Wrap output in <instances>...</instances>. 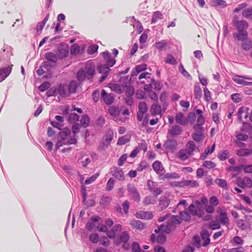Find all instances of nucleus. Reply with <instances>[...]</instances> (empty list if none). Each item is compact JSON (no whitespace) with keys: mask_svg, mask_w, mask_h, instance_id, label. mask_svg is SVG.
I'll use <instances>...</instances> for the list:
<instances>
[{"mask_svg":"<svg viewBox=\"0 0 252 252\" xmlns=\"http://www.w3.org/2000/svg\"><path fill=\"white\" fill-rule=\"evenodd\" d=\"M208 203L206 197L202 196L199 200L194 201L188 207L189 213L193 216L202 218L205 215L204 206Z\"/></svg>","mask_w":252,"mask_h":252,"instance_id":"obj_1","label":"nucleus"},{"mask_svg":"<svg viewBox=\"0 0 252 252\" xmlns=\"http://www.w3.org/2000/svg\"><path fill=\"white\" fill-rule=\"evenodd\" d=\"M95 66L90 61H88L84 69H80L77 74V78L79 81L85 79H91L94 75Z\"/></svg>","mask_w":252,"mask_h":252,"instance_id":"obj_2","label":"nucleus"},{"mask_svg":"<svg viewBox=\"0 0 252 252\" xmlns=\"http://www.w3.org/2000/svg\"><path fill=\"white\" fill-rule=\"evenodd\" d=\"M127 189L129 194L135 201L139 202L140 201V194L134 185L128 184L127 185Z\"/></svg>","mask_w":252,"mask_h":252,"instance_id":"obj_3","label":"nucleus"},{"mask_svg":"<svg viewBox=\"0 0 252 252\" xmlns=\"http://www.w3.org/2000/svg\"><path fill=\"white\" fill-rule=\"evenodd\" d=\"M138 111L137 113V119L139 122H141L145 114L148 111V106L146 102L140 101L138 103Z\"/></svg>","mask_w":252,"mask_h":252,"instance_id":"obj_4","label":"nucleus"},{"mask_svg":"<svg viewBox=\"0 0 252 252\" xmlns=\"http://www.w3.org/2000/svg\"><path fill=\"white\" fill-rule=\"evenodd\" d=\"M147 186L150 191L156 197L160 194L162 192V189L158 187V184L151 180L147 181Z\"/></svg>","mask_w":252,"mask_h":252,"instance_id":"obj_5","label":"nucleus"},{"mask_svg":"<svg viewBox=\"0 0 252 252\" xmlns=\"http://www.w3.org/2000/svg\"><path fill=\"white\" fill-rule=\"evenodd\" d=\"M236 184L242 188H251L252 187V180L248 177L238 178L236 180Z\"/></svg>","mask_w":252,"mask_h":252,"instance_id":"obj_6","label":"nucleus"},{"mask_svg":"<svg viewBox=\"0 0 252 252\" xmlns=\"http://www.w3.org/2000/svg\"><path fill=\"white\" fill-rule=\"evenodd\" d=\"M233 80L236 83L240 85L244 86H250L252 85V82H248L245 80H251L252 79L250 77H244L240 75H235L232 78Z\"/></svg>","mask_w":252,"mask_h":252,"instance_id":"obj_7","label":"nucleus"},{"mask_svg":"<svg viewBox=\"0 0 252 252\" xmlns=\"http://www.w3.org/2000/svg\"><path fill=\"white\" fill-rule=\"evenodd\" d=\"M218 220L223 225L228 226L229 225V220L227 212L225 210H220Z\"/></svg>","mask_w":252,"mask_h":252,"instance_id":"obj_8","label":"nucleus"},{"mask_svg":"<svg viewBox=\"0 0 252 252\" xmlns=\"http://www.w3.org/2000/svg\"><path fill=\"white\" fill-rule=\"evenodd\" d=\"M101 98L104 102L107 105H110L113 103L114 101V96L112 94H108L106 91L103 90L101 94Z\"/></svg>","mask_w":252,"mask_h":252,"instance_id":"obj_9","label":"nucleus"},{"mask_svg":"<svg viewBox=\"0 0 252 252\" xmlns=\"http://www.w3.org/2000/svg\"><path fill=\"white\" fill-rule=\"evenodd\" d=\"M135 216L138 219L151 220L153 218V214L150 211H140L135 213Z\"/></svg>","mask_w":252,"mask_h":252,"instance_id":"obj_10","label":"nucleus"},{"mask_svg":"<svg viewBox=\"0 0 252 252\" xmlns=\"http://www.w3.org/2000/svg\"><path fill=\"white\" fill-rule=\"evenodd\" d=\"M12 66L13 65L11 64L6 67L0 68V82L9 76L11 72Z\"/></svg>","mask_w":252,"mask_h":252,"instance_id":"obj_11","label":"nucleus"},{"mask_svg":"<svg viewBox=\"0 0 252 252\" xmlns=\"http://www.w3.org/2000/svg\"><path fill=\"white\" fill-rule=\"evenodd\" d=\"M175 121L182 126H186L189 122L188 119L182 112L177 113L175 115Z\"/></svg>","mask_w":252,"mask_h":252,"instance_id":"obj_12","label":"nucleus"},{"mask_svg":"<svg viewBox=\"0 0 252 252\" xmlns=\"http://www.w3.org/2000/svg\"><path fill=\"white\" fill-rule=\"evenodd\" d=\"M183 131L182 128L178 125L173 126L168 131V134L171 137L180 135Z\"/></svg>","mask_w":252,"mask_h":252,"instance_id":"obj_13","label":"nucleus"},{"mask_svg":"<svg viewBox=\"0 0 252 252\" xmlns=\"http://www.w3.org/2000/svg\"><path fill=\"white\" fill-rule=\"evenodd\" d=\"M102 55L106 63V65L110 67L115 64L116 61L111 57V55L110 53L108 52H104L102 53Z\"/></svg>","mask_w":252,"mask_h":252,"instance_id":"obj_14","label":"nucleus"},{"mask_svg":"<svg viewBox=\"0 0 252 252\" xmlns=\"http://www.w3.org/2000/svg\"><path fill=\"white\" fill-rule=\"evenodd\" d=\"M170 199L166 196L160 197L159 200V208L160 210L166 209L170 203Z\"/></svg>","mask_w":252,"mask_h":252,"instance_id":"obj_15","label":"nucleus"},{"mask_svg":"<svg viewBox=\"0 0 252 252\" xmlns=\"http://www.w3.org/2000/svg\"><path fill=\"white\" fill-rule=\"evenodd\" d=\"M151 241L153 242L156 241L158 243L162 244L165 243L166 237L162 233H159L157 237L155 234H153L151 237Z\"/></svg>","mask_w":252,"mask_h":252,"instance_id":"obj_16","label":"nucleus"},{"mask_svg":"<svg viewBox=\"0 0 252 252\" xmlns=\"http://www.w3.org/2000/svg\"><path fill=\"white\" fill-rule=\"evenodd\" d=\"M190 156L191 154L188 151L187 149H183L179 151L177 154V158L182 161H185L188 159Z\"/></svg>","mask_w":252,"mask_h":252,"instance_id":"obj_17","label":"nucleus"},{"mask_svg":"<svg viewBox=\"0 0 252 252\" xmlns=\"http://www.w3.org/2000/svg\"><path fill=\"white\" fill-rule=\"evenodd\" d=\"M99 219L100 218L97 216L92 217L90 221L87 222L86 225V228L90 231L94 230L95 227L94 222L98 221Z\"/></svg>","mask_w":252,"mask_h":252,"instance_id":"obj_18","label":"nucleus"},{"mask_svg":"<svg viewBox=\"0 0 252 252\" xmlns=\"http://www.w3.org/2000/svg\"><path fill=\"white\" fill-rule=\"evenodd\" d=\"M248 108L241 107L238 112V119L242 121L243 119H247L249 115Z\"/></svg>","mask_w":252,"mask_h":252,"instance_id":"obj_19","label":"nucleus"},{"mask_svg":"<svg viewBox=\"0 0 252 252\" xmlns=\"http://www.w3.org/2000/svg\"><path fill=\"white\" fill-rule=\"evenodd\" d=\"M129 224L133 227L137 229L142 230L146 227L145 224L143 223L141 221L138 220H131Z\"/></svg>","mask_w":252,"mask_h":252,"instance_id":"obj_20","label":"nucleus"},{"mask_svg":"<svg viewBox=\"0 0 252 252\" xmlns=\"http://www.w3.org/2000/svg\"><path fill=\"white\" fill-rule=\"evenodd\" d=\"M236 26L238 32H246V30L248 28V24L246 21H238L236 23Z\"/></svg>","mask_w":252,"mask_h":252,"instance_id":"obj_21","label":"nucleus"},{"mask_svg":"<svg viewBox=\"0 0 252 252\" xmlns=\"http://www.w3.org/2000/svg\"><path fill=\"white\" fill-rule=\"evenodd\" d=\"M122 229V226L120 224L115 225L112 228L111 231H108L107 232V236L110 238H114L115 237L116 233L118 230Z\"/></svg>","mask_w":252,"mask_h":252,"instance_id":"obj_22","label":"nucleus"},{"mask_svg":"<svg viewBox=\"0 0 252 252\" xmlns=\"http://www.w3.org/2000/svg\"><path fill=\"white\" fill-rule=\"evenodd\" d=\"M247 32H238L233 34V37L239 41H243L248 38Z\"/></svg>","mask_w":252,"mask_h":252,"instance_id":"obj_23","label":"nucleus"},{"mask_svg":"<svg viewBox=\"0 0 252 252\" xmlns=\"http://www.w3.org/2000/svg\"><path fill=\"white\" fill-rule=\"evenodd\" d=\"M57 92L62 97L66 96L69 94V93L67 89V86L64 85H60L58 87Z\"/></svg>","mask_w":252,"mask_h":252,"instance_id":"obj_24","label":"nucleus"},{"mask_svg":"<svg viewBox=\"0 0 252 252\" xmlns=\"http://www.w3.org/2000/svg\"><path fill=\"white\" fill-rule=\"evenodd\" d=\"M152 167L154 171L158 174L164 170V167L161 162L158 160L155 161L152 164Z\"/></svg>","mask_w":252,"mask_h":252,"instance_id":"obj_25","label":"nucleus"},{"mask_svg":"<svg viewBox=\"0 0 252 252\" xmlns=\"http://www.w3.org/2000/svg\"><path fill=\"white\" fill-rule=\"evenodd\" d=\"M175 228V226L171 225V224H169L168 222L167 225H160L161 233L162 234L163 233H169L172 230L174 229Z\"/></svg>","mask_w":252,"mask_h":252,"instance_id":"obj_26","label":"nucleus"},{"mask_svg":"<svg viewBox=\"0 0 252 252\" xmlns=\"http://www.w3.org/2000/svg\"><path fill=\"white\" fill-rule=\"evenodd\" d=\"M151 112L153 115H160L161 113V106L157 103L153 104L151 107Z\"/></svg>","mask_w":252,"mask_h":252,"instance_id":"obj_27","label":"nucleus"},{"mask_svg":"<svg viewBox=\"0 0 252 252\" xmlns=\"http://www.w3.org/2000/svg\"><path fill=\"white\" fill-rule=\"evenodd\" d=\"M164 147L167 149H175L177 147V142L175 140L169 139L164 144Z\"/></svg>","mask_w":252,"mask_h":252,"instance_id":"obj_28","label":"nucleus"},{"mask_svg":"<svg viewBox=\"0 0 252 252\" xmlns=\"http://www.w3.org/2000/svg\"><path fill=\"white\" fill-rule=\"evenodd\" d=\"M110 89L112 91L118 94H121L125 91V87L121 84H112L110 87Z\"/></svg>","mask_w":252,"mask_h":252,"instance_id":"obj_29","label":"nucleus"},{"mask_svg":"<svg viewBox=\"0 0 252 252\" xmlns=\"http://www.w3.org/2000/svg\"><path fill=\"white\" fill-rule=\"evenodd\" d=\"M108 113L114 118L117 117L120 114V110L117 107L114 106L109 107L108 109Z\"/></svg>","mask_w":252,"mask_h":252,"instance_id":"obj_30","label":"nucleus"},{"mask_svg":"<svg viewBox=\"0 0 252 252\" xmlns=\"http://www.w3.org/2000/svg\"><path fill=\"white\" fill-rule=\"evenodd\" d=\"M70 134L71 131L70 129L67 127H65L60 132V136L63 141H66L67 138L70 135Z\"/></svg>","mask_w":252,"mask_h":252,"instance_id":"obj_31","label":"nucleus"},{"mask_svg":"<svg viewBox=\"0 0 252 252\" xmlns=\"http://www.w3.org/2000/svg\"><path fill=\"white\" fill-rule=\"evenodd\" d=\"M215 183L218 185L220 188L227 189L228 188V184L226 181L222 179L216 178L215 180Z\"/></svg>","mask_w":252,"mask_h":252,"instance_id":"obj_32","label":"nucleus"},{"mask_svg":"<svg viewBox=\"0 0 252 252\" xmlns=\"http://www.w3.org/2000/svg\"><path fill=\"white\" fill-rule=\"evenodd\" d=\"M113 175L119 180H124L125 179V175L122 169L115 168Z\"/></svg>","mask_w":252,"mask_h":252,"instance_id":"obj_33","label":"nucleus"},{"mask_svg":"<svg viewBox=\"0 0 252 252\" xmlns=\"http://www.w3.org/2000/svg\"><path fill=\"white\" fill-rule=\"evenodd\" d=\"M162 14L159 11H155L153 13L152 15V19L151 20L152 24L156 23L159 20L162 19Z\"/></svg>","mask_w":252,"mask_h":252,"instance_id":"obj_34","label":"nucleus"},{"mask_svg":"<svg viewBox=\"0 0 252 252\" xmlns=\"http://www.w3.org/2000/svg\"><path fill=\"white\" fill-rule=\"evenodd\" d=\"M143 204L145 205H148L149 204H154L157 202L156 197L155 196H146L144 199Z\"/></svg>","mask_w":252,"mask_h":252,"instance_id":"obj_35","label":"nucleus"},{"mask_svg":"<svg viewBox=\"0 0 252 252\" xmlns=\"http://www.w3.org/2000/svg\"><path fill=\"white\" fill-rule=\"evenodd\" d=\"M180 178V175L177 173L172 172V173H167L165 174L162 179H179Z\"/></svg>","mask_w":252,"mask_h":252,"instance_id":"obj_36","label":"nucleus"},{"mask_svg":"<svg viewBox=\"0 0 252 252\" xmlns=\"http://www.w3.org/2000/svg\"><path fill=\"white\" fill-rule=\"evenodd\" d=\"M109 66L106 65V64H100L97 66V70L99 73L106 74L110 71V69L109 68Z\"/></svg>","mask_w":252,"mask_h":252,"instance_id":"obj_37","label":"nucleus"},{"mask_svg":"<svg viewBox=\"0 0 252 252\" xmlns=\"http://www.w3.org/2000/svg\"><path fill=\"white\" fill-rule=\"evenodd\" d=\"M252 47V42L250 39L247 38L244 41H242V48L245 51H248L251 49Z\"/></svg>","mask_w":252,"mask_h":252,"instance_id":"obj_38","label":"nucleus"},{"mask_svg":"<svg viewBox=\"0 0 252 252\" xmlns=\"http://www.w3.org/2000/svg\"><path fill=\"white\" fill-rule=\"evenodd\" d=\"M192 139L196 142H200L204 138L203 132H194L191 135Z\"/></svg>","mask_w":252,"mask_h":252,"instance_id":"obj_39","label":"nucleus"},{"mask_svg":"<svg viewBox=\"0 0 252 252\" xmlns=\"http://www.w3.org/2000/svg\"><path fill=\"white\" fill-rule=\"evenodd\" d=\"M45 58L47 60L53 63H56L58 60L57 56L52 52L46 53L45 55Z\"/></svg>","mask_w":252,"mask_h":252,"instance_id":"obj_40","label":"nucleus"},{"mask_svg":"<svg viewBox=\"0 0 252 252\" xmlns=\"http://www.w3.org/2000/svg\"><path fill=\"white\" fill-rule=\"evenodd\" d=\"M78 84L76 81H71L68 87V91L69 94L75 93Z\"/></svg>","mask_w":252,"mask_h":252,"instance_id":"obj_41","label":"nucleus"},{"mask_svg":"<svg viewBox=\"0 0 252 252\" xmlns=\"http://www.w3.org/2000/svg\"><path fill=\"white\" fill-rule=\"evenodd\" d=\"M81 125L84 127H88L90 125V118L87 115H83L80 120Z\"/></svg>","mask_w":252,"mask_h":252,"instance_id":"obj_42","label":"nucleus"},{"mask_svg":"<svg viewBox=\"0 0 252 252\" xmlns=\"http://www.w3.org/2000/svg\"><path fill=\"white\" fill-rule=\"evenodd\" d=\"M186 147L187 148L188 151L191 154L193 155V152L196 148V145L194 142L192 141L188 142L186 144Z\"/></svg>","mask_w":252,"mask_h":252,"instance_id":"obj_43","label":"nucleus"},{"mask_svg":"<svg viewBox=\"0 0 252 252\" xmlns=\"http://www.w3.org/2000/svg\"><path fill=\"white\" fill-rule=\"evenodd\" d=\"M130 137L127 135H124L120 137L117 142V145H124L130 141Z\"/></svg>","mask_w":252,"mask_h":252,"instance_id":"obj_44","label":"nucleus"},{"mask_svg":"<svg viewBox=\"0 0 252 252\" xmlns=\"http://www.w3.org/2000/svg\"><path fill=\"white\" fill-rule=\"evenodd\" d=\"M194 97L196 99H200L202 96V90L198 85L194 86Z\"/></svg>","mask_w":252,"mask_h":252,"instance_id":"obj_45","label":"nucleus"},{"mask_svg":"<svg viewBox=\"0 0 252 252\" xmlns=\"http://www.w3.org/2000/svg\"><path fill=\"white\" fill-rule=\"evenodd\" d=\"M168 222L172 226H175V224H180L181 223V218L177 216H172L171 219L169 220Z\"/></svg>","mask_w":252,"mask_h":252,"instance_id":"obj_46","label":"nucleus"},{"mask_svg":"<svg viewBox=\"0 0 252 252\" xmlns=\"http://www.w3.org/2000/svg\"><path fill=\"white\" fill-rule=\"evenodd\" d=\"M184 186L189 187H196L199 186V184L195 180H185L183 182Z\"/></svg>","mask_w":252,"mask_h":252,"instance_id":"obj_47","label":"nucleus"},{"mask_svg":"<svg viewBox=\"0 0 252 252\" xmlns=\"http://www.w3.org/2000/svg\"><path fill=\"white\" fill-rule=\"evenodd\" d=\"M181 220L184 221H189L191 219L190 215L186 211H181L179 213Z\"/></svg>","mask_w":252,"mask_h":252,"instance_id":"obj_48","label":"nucleus"},{"mask_svg":"<svg viewBox=\"0 0 252 252\" xmlns=\"http://www.w3.org/2000/svg\"><path fill=\"white\" fill-rule=\"evenodd\" d=\"M79 120V116L75 113H71L68 116V121L72 124H75Z\"/></svg>","mask_w":252,"mask_h":252,"instance_id":"obj_49","label":"nucleus"},{"mask_svg":"<svg viewBox=\"0 0 252 252\" xmlns=\"http://www.w3.org/2000/svg\"><path fill=\"white\" fill-rule=\"evenodd\" d=\"M242 15L247 19H252V8H246L243 10Z\"/></svg>","mask_w":252,"mask_h":252,"instance_id":"obj_50","label":"nucleus"},{"mask_svg":"<svg viewBox=\"0 0 252 252\" xmlns=\"http://www.w3.org/2000/svg\"><path fill=\"white\" fill-rule=\"evenodd\" d=\"M202 166L208 169H212L216 166V164L210 160H205L203 162Z\"/></svg>","mask_w":252,"mask_h":252,"instance_id":"obj_51","label":"nucleus"},{"mask_svg":"<svg viewBox=\"0 0 252 252\" xmlns=\"http://www.w3.org/2000/svg\"><path fill=\"white\" fill-rule=\"evenodd\" d=\"M188 205V203L186 200H181L176 205V209L179 210L184 209Z\"/></svg>","mask_w":252,"mask_h":252,"instance_id":"obj_52","label":"nucleus"},{"mask_svg":"<svg viewBox=\"0 0 252 252\" xmlns=\"http://www.w3.org/2000/svg\"><path fill=\"white\" fill-rule=\"evenodd\" d=\"M220 223L216 220H213L209 223V228L212 230H216L220 228Z\"/></svg>","mask_w":252,"mask_h":252,"instance_id":"obj_53","label":"nucleus"},{"mask_svg":"<svg viewBox=\"0 0 252 252\" xmlns=\"http://www.w3.org/2000/svg\"><path fill=\"white\" fill-rule=\"evenodd\" d=\"M252 151L249 149H240L237 151V155L239 156H247L252 154Z\"/></svg>","mask_w":252,"mask_h":252,"instance_id":"obj_54","label":"nucleus"},{"mask_svg":"<svg viewBox=\"0 0 252 252\" xmlns=\"http://www.w3.org/2000/svg\"><path fill=\"white\" fill-rule=\"evenodd\" d=\"M232 244L233 245H243L244 244V240L242 239L241 237L239 236H234L233 238Z\"/></svg>","mask_w":252,"mask_h":252,"instance_id":"obj_55","label":"nucleus"},{"mask_svg":"<svg viewBox=\"0 0 252 252\" xmlns=\"http://www.w3.org/2000/svg\"><path fill=\"white\" fill-rule=\"evenodd\" d=\"M212 3L215 6H220L223 8L226 6V2L222 0H212Z\"/></svg>","mask_w":252,"mask_h":252,"instance_id":"obj_56","label":"nucleus"},{"mask_svg":"<svg viewBox=\"0 0 252 252\" xmlns=\"http://www.w3.org/2000/svg\"><path fill=\"white\" fill-rule=\"evenodd\" d=\"M80 52L79 46L76 44L72 45L70 47V53L71 55H76Z\"/></svg>","mask_w":252,"mask_h":252,"instance_id":"obj_57","label":"nucleus"},{"mask_svg":"<svg viewBox=\"0 0 252 252\" xmlns=\"http://www.w3.org/2000/svg\"><path fill=\"white\" fill-rule=\"evenodd\" d=\"M125 91L127 97H132L134 94V89L132 86H126Z\"/></svg>","mask_w":252,"mask_h":252,"instance_id":"obj_58","label":"nucleus"},{"mask_svg":"<svg viewBox=\"0 0 252 252\" xmlns=\"http://www.w3.org/2000/svg\"><path fill=\"white\" fill-rule=\"evenodd\" d=\"M115 181L112 178H110L106 184V190L107 191L111 190L114 186Z\"/></svg>","mask_w":252,"mask_h":252,"instance_id":"obj_59","label":"nucleus"},{"mask_svg":"<svg viewBox=\"0 0 252 252\" xmlns=\"http://www.w3.org/2000/svg\"><path fill=\"white\" fill-rule=\"evenodd\" d=\"M209 204L214 206L215 207L219 205V201L218 198L215 196H211L209 199Z\"/></svg>","mask_w":252,"mask_h":252,"instance_id":"obj_60","label":"nucleus"},{"mask_svg":"<svg viewBox=\"0 0 252 252\" xmlns=\"http://www.w3.org/2000/svg\"><path fill=\"white\" fill-rule=\"evenodd\" d=\"M165 62L172 65L177 64V62L175 59L171 55H168L167 58L165 60Z\"/></svg>","mask_w":252,"mask_h":252,"instance_id":"obj_61","label":"nucleus"},{"mask_svg":"<svg viewBox=\"0 0 252 252\" xmlns=\"http://www.w3.org/2000/svg\"><path fill=\"white\" fill-rule=\"evenodd\" d=\"M203 90L204 93V100L207 102H209L211 99V92L209 91L207 87H205Z\"/></svg>","mask_w":252,"mask_h":252,"instance_id":"obj_62","label":"nucleus"},{"mask_svg":"<svg viewBox=\"0 0 252 252\" xmlns=\"http://www.w3.org/2000/svg\"><path fill=\"white\" fill-rule=\"evenodd\" d=\"M51 86V84L48 82H45L41 84L39 87L38 89L41 92H44L48 90Z\"/></svg>","mask_w":252,"mask_h":252,"instance_id":"obj_63","label":"nucleus"},{"mask_svg":"<svg viewBox=\"0 0 252 252\" xmlns=\"http://www.w3.org/2000/svg\"><path fill=\"white\" fill-rule=\"evenodd\" d=\"M132 251L133 252H144L142 251L137 242H134L132 245Z\"/></svg>","mask_w":252,"mask_h":252,"instance_id":"obj_64","label":"nucleus"}]
</instances>
